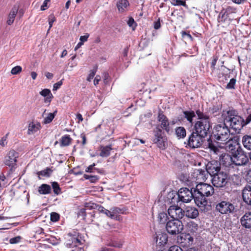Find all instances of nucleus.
I'll list each match as a JSON object with an SVG mask.
<instances>
[{
  "label": "nucleus",
  "instance_id": "338daca9",
  "mask_svg": "<svg viewBox=\"0 0 251 251\" xmlns=\"http://www.w3.org/2000/svg\"><path fill=\"white\" fill-rule=\"evenodd\" d=\"M229 77H230V75L229 74L225 75L224 76L223 79H221V82H222L223 83H225L228 79Z\"/></svg>",
  "mask_w": 251,
  "mask_h": 251
},
{
  "label": "nucleus",
  "instance_id": "ea45409f",
  "mask_svg": "<svg viewBox=\"0 0 251 251\" xmlns=\"http://www.w3.org/2000/svg\"><path fill=\"white\" fill-rule=\"evenodd\" d=\"M22 71V67L20 66H16L11 69V73L12 75H15L20 74Z\"/></svg>",
  "mask_w": 251,
  "mask_h": 251
},
{
  "label": "nucleus",
  "instance_id": "f704fd0d",
  "mask_svg": "<svg viewBox=\"0 0 251 251\" xmlns=\"http://www.w3.org/2000/svg\"><path fill=\"white\" fill-rule=\"evenodd\" d=\"M168 216L164 212L160 213L158 216V221L161 224H164L167 221Z\"/></svg>",
  "mask_w": 251,
  "mask_h": 251
},
{
  "label": "nucleus",
  "instance_id": "2eb2a0df",
  "mask_svg": "<svg viewBox=\"0 0 251 251\" xmlns=\"http://www.w3.org/2000/svg\"><path fill=\"white\" fill-rule=\"evenodd\" d=\"M18 157V154L15 151H10L5 159V164L8 166H14L16 165L17 158Z\"/></svg>",
  "mask_w": 251,
  "mask_h": 251
},
{
  "label": "nucleus",
  "instance_id": "a18cd8bd",
  "mask_svg": "<svg viewBox=\"0 0 251 251\" xmlns=\"http://www.w3.org/2000/svg\"><path fill=\"white\" fill-rule=\"evenodd\" d=\"M50 0H45L43 2V4L40 7V9L42 11H44L47 9L49 7V3L50 2Z\"/></svg>",
  "mask_w": 251,
  "mask_h": 251
},
{
  "label": "nucleus",
  "instance_id": "bb28decb",
  "mask_svg": "<svg viewBox=\"0 0 251 251\" xmlns=\"http://www.w3.org/2000/svg\"><path fill=\"white\" fill-rule=\"evenodd\" d=\"M56 111L52 113H46V111H44L42 114V116L44 118V121L43 123L45 124H47L50 123L53 118H54L55 114Z\"/></svg>",
  "mask_w": 251,
  "mask_h": 251
},
{
  "label": "nucleus",
  "instance_id": "09e8293b",
  "mask_svg": "<svg viewBox=\"0 0 251 251\" xmlns=\"http://www.w3.org/2000/svg\"><path fill=\"white\" fill-rule=\"evenodd\" d=\"M181 36L183 38H184L185 36L187 37L191 41H193L194 38L192 35L188 32L182 30L181 31Z\"/></svg>",
  "mask_w": 251,
  "mask_h": 251
},
{
  "label": "nucleus",
  "instance_id": "5fc2aeb1",
  "mask_svg": "<svg viewBox=\"0 0 251 251\" xmlns=\"http://www.w3.org/2000/svg\"><path fill=\"white\" fill-rule=\"evenodd\" d=\"M89 36V34L88 33H86L84 35L81 36L80 37V42L82 43V44H83L84 42L87 41Z\"/></svg>",
  "mask_w": 251,
  "mask_h": 251
},
{
  "label": "nucleus",
  "instance_id": "c9c22d12",
  "mask_svg": "<svg viewBox=\"0 0 251 251\" xmlns=\"http://www.w3.org/2000/svg\"><path fill=\"white\" fill-rule=\"evenodd\" d=\"M71 139L68 135H65L62 137L61 139V146H66L70 145Z\"/></svg>",
  "mask_w": 251,
  "mask_h": 251
},
{
  "label": "nucleus",
  "instance_id": "b1692460",
  "mask_svg": "<svg viewBox=\"0 0 251 251\" xmlns=\"http://www.w3.org/2000/svg\"><path fill=\"white\" fill-rule=\"evenodd\" d=\"M129 6V3L127 0H119L117 3V8L121 13L126 11Z\"/></svg>",
  "mask_w": 251,
  "mask_h": 251
},
{
  "label": "nucleus",
  "instance_id": "bf43d9fd",
  "mask_svg": "<svg viewBox=\"0 0 251 251\" xmlns=\"http://www.w3.org/2000/svg\"><path fill=\"white\" fill-rule=\"evenodd\" d=\"M50 171V169H47L46 170L42 171L38 173L39 175H41L43 176H49L48 172Z\"/></svg>",
  "mask_w": 251,
  "mask_h": 251
},
{
  "label": "nucleus",
  "instance_id": "4d7b16f0",
  "mask_svg": "<svg viewBox=\"0 0 251 251\" xmlns=\"http://www.w3.org/2000/svg\"><path fill=\"white\" fill-rule=\"evenodd\" d=\"M62 85V80H60L53 84V91L57 90Z\"/></svg>",
  "mask_w": 251,
  "mask_h": 251
},
{
  "label": "nucleus",
  "instance_id": "58836bf2",
  "mask_svg": "<svg viewBox=\"0 0 251 251\" xmlns=\"http://www.w3.org/2000/svg\"><path fill=\"white\" fill-rule=\"evenodd\" d=\"M128 25L132 27L133 30H134L137 26V23L135 22L134 19L132 17H130L127 21Z\"/></svg>",
  "mask_w": 251,
  "mask_h": 251
},
{
  "label": "nucleus",
  "instance_id": "423d86ee",
  "mask_svg": "<svg viewBox=\"0 0 251 251\" xmlns=\"http://www.w3.org/2000/svg\"><path fill=\"white\" fill-rule=\"evenodd\" d=\"M231 151L232 164L236 166H243L246 165L249 162L247 156L239 148L235 150V147L233 146V150Z\"/></svg>",
  "mask_w": 251,
  "mask_h": 251
},
{
  "label": "nucleus",
  "instance_id": "473e14b6",
  "mask_svg": "<svg viewBox=\"0 0 251 251\" xmlns=\"http://www.w3.org/2000/svg\"><path fill=\"white\" fill-rule=\"evenodd\" d=\"M171 4L174 6H183L186 8H188V5L186 3L185 0H172Z\"/></svg>",
  "mask_w": 251,
  "mask_h": 251
},
{
  "label": "nucleus",
  "instance_id": "37998d69",
  "mask_svg": "<svg viewBox=\"0 0 251 251\" xmlns=\"http://www.w3.org/2000/svg\"><path fill=\"white\" fill-rule=\"evenodd\" d=\"M93 205L91 206L90 207L94 209H97L100 212L104 213L105 211L106 210V209H105L103 206L97 205L96 204L93 203Z\"/></svg>",
  "mask_w": 251,
  "mask_h": 251
},
{
  "label": "nucleus",
  "instance_id": "e433bc0d",
  "mask_svg": "<svg viewBox=\"0 0 251 251\" xmlns=\"http://www.w3.org/2000/svg\"><path fill=\"white\" fill-rule=\"evenodd\" d=\"M184 114L187 120L192 122V119L195 116L194 111H184Z\"/></svg>",
  "mask_w": 251,
  "mask_h": 251
},
{
  "label": "nucleus",
  "instance_id": "680f3d73",
  "mask_svg": "<svg viewBox=\"0 0 251 251\" xmlns=\"http://www.w3.org/2000/svg\"><path fill=\"white\" fill-rule=\"evenodd\" d=\"M104 214H105L107 217H109L111 219L114 218V214H112L111 209L110 210L106 209V210L104 212Z\"/></svg>",
  "mask_w": 251,
  "mask_h": 251
},
{
  "label": "nucleus",
  "instance_id": "13d9d810",
  "mask_svg": "<svg viewBox=\"0 0 251 251\" xmlns=\"http://www.w3.org/2000/svg\"><path fill=\"white\" fill-rule=\"evenodd\" d=\"M169 251H183V250L177 246H173L170 248Z\"/></svg>",
  "mask_w": 251,
  "mask_h": 251
},
{
  "label": "nucleus",
  "instance_id": "0eeeda50",
  "mask_svg": "<svg viewBox=\"0 0 251 251\" xmlns=\"http://www.w3.org/2000/svg\"><path fill=\"white\" fill-rule=\"evenodd\" d=\"M166 228L169 233L176 235L182 232L183 229V225L179 220L172 219L167 222Z\"/></svg>",
  "mask_w": 251,
  "mask_h": 251
},
{
  "label": "nucleus",
  "instance_id": "ddd939ff",
  "mask_svg": "<svg viewBox=\"0 0 251 251\" xmlns=\"http://www.w3.org/2000/svg\"><path fill=\"white\" fill-rule=\"evenodd\" d=\"M168 214L173 219H180L184 217V210L177 205H172L168 210Z\"/></svg>",
  "mask_w": 251,
  "mask_h": 251
},
{
  "label": "nucleus",
  "instance_id": "a878e982",
  "mask_svg": "<svg viewBox=\"0 0 251 251\" xmlns=\"http://www.w3.org/2000/svg\"><path fill=\"white\" fill-rule=\"evenodd\" d=\"M112 149L111 145L100 147V155L102 157L108 156L110 154V151Z\"/></svg>",
  "mask_w": 251,
  "mask_h": 251
},
{
  "label": "nucleus",
  "instance_id": "4c0bfd02",
  "mask_svg": "<svg viewBox=\"0 0 251 251\" xmlns=\"http://www.w3.org/2000/svg\"><path fill=\"white\" fill-rule=\"evenodd\" d=\"M236 79L235 78L230 79L229 82L227 84L226 88L227 89H235Z\"/></svg>",
  "mask_w": 251,
  "mask_h": 251
},
{
  "label": "nucleus",
  "instance_id": "a211bd4d",
  "mask_svg": "<svg viewBox=\"0 0 251 251\" xmlns=\"http://www.w3.org/2000/svg\"><path fill=\"white\" fill-rule=\"evenodd\" d=\"M158 120L160 123L161 127L169 133L170 131L169 123L167 117L162 113H159L158 116Z\"/></svg>",
  "mask_w": 251,
  "mask_h": 251
},
{
  "label": "nucleus",
  "instance_id": "72a5a7b5",
  "mask_svg": "<svg viewBox=\"0 0 251 251\" xmlns=\"http://www.w3.org/2000/svg\"><path fill=\"white\" fill-rule=\"evenodd\" d=\"M188 228L191 232H196L198 229V226L194 222L188 223Z\"/></svg>",
  "mask_w": 251,
  "mask_h": 251
},
{
  "label": "nucleus",
  "instance_id": "8fccbe9b",
  "mask_svg": "<svg viewBox=\"0 0 251 251\" xmlns=\"http://www.w3.org/2000/svg\"><path fill=\"white\" fill-rule=\"evenodd\" d=\"M84 176L86 179H89L92 182H95L98 179V176H88L84 175Z\"/></svg>",
  "mask_w": 251,
  "mask_h": 251
},
{
  "label": "nucleus",
  "instance_id": "20e7f679",
  "mask_svg": "<svg viewBox=\"0 0 251 251\" xmlns=\"http://www.w3.org/2000/svg\"><path fill=\"white\" fill-rule=\"evenodd\" d=\"M196 112L199 121H197L195 124V132L205 137L207 136L211 127L209 117L204 115L201 111H196Z\"/></svg>",
  "mask_w": 251,
  "mask_h": 251
},
{
  "label": "nucleus",
  "instance_id": "69168bd1",
  "mask_svg": "<svg viewBox=\"0 0 251 251\" xmlns=\"http://www.w3.org/2000/svg\"><path fill=\"white\" fill-rule=\"evenodd\" d=\"M100 80V75H97L94 80V85H97V84H98Z\"/></svg>",
  "mask_w": 251,
  "mask_h": 251
},
{
  "label": "nucleus",
  "instance_id": "c85d7f7f",
  "mask_svg": "<svg viewBox=\"0 0 251 251\" xmlns=\"http://www.w3.org/2000/svg\"><path fill=\"white\" fill-rule=\"evenodd\" d=\"M242 142L246 149L251 150V136L247 135L244 136Z\"/></svg>",
  "mask_w": 251,
  "mask_h": 251
},
{
  "label": "nucleus",
  "instance_id": "49530a36",
  "mask_svg": "<svg viewBox=\"0 0 251 251\" xmlns=\"http://www.w3.org/2000/svg\"><path fill=\"white\" fill-rule=\"evenodd\" d=\"M96 71H97V68L93 69V70H92L91 71L90 73L89 74V75L87 78V81H88L89 82H90L91 81V80L94 78V77L96 74Z\"/></svg>",
  "mask_w": 251,
  "mask_h": 251
},
{
  "label": "nucleus",
  "instance_id": "f257e3e1",
  "mask_svg": "<svg viewBox=\"0 0 251 251\" xmlns=\"http://www.w3.org/2000/svg\"><path fill=\"white\" fill-rule=\"evenodd\" d=\"M226 123L219 124L214 127V135L217 140V144L220 145L226 146V149L228 151H232L233 146L230 142L232 139L230 137V131Z\"/></svg>",
  "mask_w": 251,
  "mask_h": 251
},
{
  "label": "nucleus",
  "instance_id": "4be33fe9",
  "mask_svg": "<svg viewBox=\"0 0 251 251\" xmlns=\"http://www.w3.org/2000/svg\"><path fill=\"white\" fill-rule=\"evenodd\" d=\"M167 241L168 237L166 233L161 232L156 235L155 241L158 245L163 246L167 243Z\"/></svg>",
  "mask_w": 251,
  "mask_h": 251
},
{
  "label": "nucleus",
  "instance_id": "603ef678",
  "mask_svg": "<svg viewBox=\"0 0 251 251\" xmlns=\"http://www.w3.org/2000/svg\"><path fill=\"white\" fill-rule=\"evenodd\" d=\"M111 212L114 214V218H115V215L121 213V209L118 207H113L111 208Z\"/></svg>",
  "mask_w": 251,
  "mask_h": 251
},
{
  "label": "nucleus",
  "instance_id": "7c9ffc66",
  "mask_svg": "<svg viewBox=\"0 0 251 251\" xmlns=\"http://www.w3.org/2000/svg\"><path fill=\"white\" fill-rule=\"evenodd\" d=\"M176 134L179 138H183L186 136V130L183 127H178L176 129Z\"/></svg>",
  "mask_w": 251,
  "mask_h": 251
},
{
  "label": "nucleus",
  "instance_id": "6e6552de",
  "mask_svg": "<svg viewBox=\"0 0 251 251\" xmlns=\"http://www.w3.org/2000/svg\"><path fill=\"white\" fill-rule=\"evenodd\" d=\"M154 132V138L153 142L158 148L164 150L167 146V139L166 136L164 134L162 130L158 128H156Z\"/></svg>",
  "mask_w": 251,
  "mask_h": 251
},
{
  "label": "nucleus",
  "instance_id": "f03ea898",
  "mask_svg": "<svg viewBox=\"0 0 251 251\" xmlns=\"http://www.w3.org/2000/svg\"><path fill=\"white\" fill-rule=\"evenodd\" d=\"M214 192V188L211 185L202 182L198 184L195 190V203L199 207L205 206L207 204L206 197L212 196Z\"/></svg>",
  "mask_w": 251,
  "mask_h": 251
},
{
  "label": "nucleus",
  "instance_id": "9d476101",
  "mask_svg": "<svg viewBox=\"0 0 251 251\" xmlns=\"http://www.w3.org/2000/svg\"><path fill=\"white\" fill-rule=\"evenodd\" d=\"M212 182L215 187H223L227 183V175L225 173L220 172L213 176Z\"/></svg>",
  "mask_w": 251,
  "mask_h": 251
},
{
  "label": "nucleus",
  "instance_id": "de8ad7c7",
  "mask_svg": "<svg viewBox=\"0 0 251 251\" xmlns=\"http://www.w3.org/2000/svg\"><path fill=\"white\" fill-rule=\"evenodd\" d=\"M59 219V215L55 212H52L50 214V220L52 222H56Z\"/></svg>",
  "mask_w": 251,
  "mask_h": 251
},
{
  "label": "nucleus",
  "instance_id": "aec40b11",
  "mask_svg": "<svg viewBox=\"0 0 251 251\" xmlns=\"http://www.w3.org/2000/svg\"><path fill=\"white\" fill-rule=\"evenodd\" d=\"M18 11V6L14 5L8 15L7 20L6 21V24L8 25H10L14 23Z\"/></svg>",
  "mask_w": 251,
  "mask_h": 251
},
{
  "label": "nucleus",
  "instance_id": "cd10ccee",
  "mask_svg": "<svg viewBox=\"0 0 251 251\" xmlns=\"http://www.w3.org/2000/svg\"><path fill=\"white\" fill-rule=\"evenodd\" d=\"M237 9L235 7L231 6H227L226 8L224 13L222 14L221 18L224 19V21H225L229 14L235 13Z\"/></svg>",
  "mask_w": 251,
  "mask_h": 251
},
{
  "label": "nucleus",
  "instance_id": "6ab92c4d",
  "mask_svg": "<svg viewBox=\"0 0 251 251\" xmlns=\"http://www.w3.org/2000/svg\"><path fill=\"white\" fill-rule=\"evenodd\" d=\"M242 197L243 201L247 204L251 205V187L246 186L242 191Z\"/></svg>",
  "mask_w": 251,
  "mask_h": 251
},
{
  "label": "nucleus",
  "instance_id": "052dcab7",
  "mask_svg": "<svg viewBox=\"0 0 251 251\" xmlns=\"http://www.w3.org/2000/svg\"><path fill=\"white\" fill-rule=\"evenodd\" d=\"M7 135H8V134H7L5 136L2 137L0 141V145L1 146H2V147L4 146L7 143L6 139H7Z\"/></svg>",
  "mask_w": 251,
  "mask_h": 251
},
{
  "label": "nucleus",
  "instance_id": "0e129e2a",
  "mask_svg": "<svg viewBox=\"0 0 251 251\" xmlns=\"http://www.w3.org/2000/svg\"><path fill=\"white\" fill-rule=\"evenodd\" d=\"M95 166V164L93 163L92 165H90L89 167L87 168L86 169V172H89V173H92L93 172V170H95V168H94V167Z\"/></svg>",
  "mask_w": 251,
  "mask_h": 251
},
{
  "label": "nucleus",
  "instance_id": "7ed1b4c3",
  "mask_svg": "<svg viewBox=\"0 0 251 251\" xmlns=\"http://www.w3.org/2000/svg\"><path fill=\"white\" fill-rule=\"evenodd\" d=\"M208 147L214 154L219 156L220 165L222 164L226 167L232 165V154L224 152V148L226 149V146L220 145L217 147L211 142L208 143Z\"/></svg>",
  "mask_w": 251,
  "mask_h": 251
},
{
  "label": "nucleus",
  "instance_id": "2f4dec72",
  "mask_svg": "<svg viewBox=\"0 0 251 251\" xmlns=\"http://www.w3.org/2000/svg\"><path fill=\"white\" fill-rule=\"evenodd\" d=\"M219 59V55L216 53L214 55H213L211 62L210 63V68L212 71V72H213L215 70V66L216 65L217 62Z\"/></svg>",
  "mask_w": 251,
  "mask_h": 251
},
{
  "label": "nucleus",
  "instance_id": "39448f33",
  "mask_svg": "<svg viewBox=\"0 0 251 251\" xmlns=\"http://www.w3.org/2000/svg\"><path fill=\"white\" fill-rule=\"evenodd\" d=\"M232 111H223L222 116L226 124H229L232 128L239 131L244 126V120L240 116L232 115Z\"/></svg>",
  "mask_w": 251,
  "mask_h": 251
},
{
  "label": "nucleus",
  "instance_id": "e2e57ef3",
  "mask_svg": "<svg viewBox=\"0 0 251 251\" xmlns=\"http://www.w3.org/2000/svg\"><path fill=\"white\" fill-rule=\"evenodd\" d=\"M20 240V237H16L15 238H13L10 239V243L11 244H15V243L19 242Z\"/></svg>",
  "mask_w": 251,
  "mask_h": 251
},
{
  "label": "nucleus",
  "instance_id": "774afa93",
  "mask_svg": "<svg viewBox=\"0 0 251 251\" xmlns=\"http://www.w3.org/2000/svg\"><path fill=\"white\" fill-rule=\"evenodd\" d=\"M251 121V114H250L246 118V121H244V126L247 125Z\"/></svg>",
  "mask_w": 251,
  "mask_h": 251
},
{
  "label": "nucleus",
  "instance_id": "79ce46f5",
  "mask_svg": "<svg viewBox=\"0 0 251 251\" xmlns=\"http://www.w3.org/2000/svg\"><path fill=\"white\" fill-rule=\"evenodd\" d=\"M52 187L55 194L58 195L60 193V188L57 182H53L52 183Z\"/></svg>",
  "mask_w": 251,
  "mask_h": 251
},
{
  "label": "nucleus",
  "instance_id": "864d4df0",
  "mask_svg": "<svg viewBox=\"0 0 251 251\" xmlns=\"http://www.w3.org/2000/svg\"><path fill=\"white\" fill-rule=\"evenodd\" d=\"M160 27V19L159 18L156 21L154 22L153 27L155 29H158Z\"/></svg>",
  "mask_w": 251,
  "mask_h": 251
},
{
  "label": "nucleus",
  "instance_id": "c03bdc74",
  "mask_svg": "<svg viewBox=\"0 0 251 251\" xmlns=\"http://www.w3.org/2000/svg\"><path fill=\"white\" fill-rule=\"evenodd\" d=\"M93 205L91 206L90 207L94 209H97L100 212L104 213L105 211L106 210V209H105L103 206L97 205L96 204L93 203Z\"/></svg>",
  "mask_w": 251,
  "mask_h": 251
},
{
  "label": "nucleus",
  "instance_id": "f3484780",
  "mask_svg": "<svg viewBox=\"0 0 251 251\" xmlns=\"http://www.w3.org/2000/svg\"><path fill=\"white\" fill-rule=\"evenodd\" d=\"M191 219H195L199 215V211L198 209L192 206H187L184 210V216Z\"/></svg>",
  "mask_w": 251,
  "mask_h": 251
},
{
  "label": "nucleus",
  "instance_id": "5701e85b",
  "mask_svg": "<svg viewBox=\"0 0 251 251\" xmlns=\"http://www.w3.org/2000/svg\"><path fill=\"white\" fill-rule=\"evenodd\" d=\"M241 225L246 228L251 227V213H246L241 219Z\"/></svg>",
  "mask_w": 251,
  "mask_h": 251
},
{
  "label": "nucleus",
  "instance_id": "6e6d98bb",
  "mask_svg": "<svg viewBox=\"0 0 251 251\" xmlns=\"http://www.w3.org/2000/svg\"><path fill=\"white\" fill-rule=\"evenodd\" d=\"M179 237L181 240H182V239H185L186 238L188 239L190 241H192L193 239V238L192 237H191L189 234H187V235L182 234V235H180ZM181 242H183V241H181Z\"/></svg>",
  "mask_w": 251,
  "mask_h": 251
},
{
  "label": "nucleus",
  "instance_id": "c756f323",
  "mask_svg": "<svg viewBox=\"0 0 251 251\" xmlns=\"http://www.w3.org/2000/svg\"><path fill=\"white\" fill-rule=\"evenodd\" d=\"M51 188L50 185L43 184L41 185L38 189V192L41 194H47L50 192Z\"/></svg>",
  "mask_w": 251,
  "mask_h": 251
},
{
  "label": "nucleus",
  "instance_id": "a19ab883",
  "mask_svg": "<svg viewBox=\"0 0 251 251\" xmlns=\"http://www.w3.org/2000/svg\"><path fill=\"white\" fill-rule=\"evenodd\" d=\"M56 21V18L53 14H51L49 15L48 18V21L49 24V29L50 30L52 26L53 23Z\"/></svg>",
  "mask_w": 251,
  "mask_h": 251
},
{
  "label": "nucleus",
  "instance_id": "3c124183",
  "mask_svg": "<svg viewBox=\"0 0 251 251\" xmlns=\"http://www.w3.org/2000/svg\"><path fill=\"white\" fill-rule=\"evenodd\" d=\"M80 241L78 239L75 238V237H73L72 244L68 243V244L72 245V246L75 247V246H77L78 245H79L80 244Z\"/></svg>",
  "mask_w": 251,
  "mask_h": 251
},
{
  "label": "nucleus",
  "instance_id": "1a4fd4ad",
  "mask_svg": "<svg viewBox=\"0 0 251 251\" xmlns=\"http://www.w3.org/2000/svg\"><path fill=\"white\" fill-rule=\"evenodd\" d=\"M205 137L193 132L189 137L188 144L190 147L195 148L200 147L203 144Z\"/></svg>",
  "mask_w": 251,
  "mask_h": 251
},
{
  "label": "nucleus",
  "instance_id": "4468645a",
  "mask_svg": "<svg viewBox=\"0 0 251 251\" xmlns=\"http://www.w3.org/2000/svg\"><path fill=\"white\" fill-rule=\"evenodd\" d=\"M206 171L212 176L219 173L221 169L220 163L216 161H212L207 163L206 166Z\"/></svg>",
  "mask_w": 251,
  "mask_h": 251
},
{
  "label": "nucleus",
  "instance_id": "9b49d317",
  "mask_svg": "<svg viewBox=\"0 0 251 251\" xmlns=\"http://www.w3.org/2000/svg\"><path fill=\"white\" fill-rule=\"evenodd\" d=\"M178 198L179 201L187 203L190 202L193 198L194 199L195 194L194 195L192 190H190L187 188H180L177 193Z\"/></svg>",
  "mask_w": 251,
  "mask_h": 251
},
{
  "label": "nucleus",
  "instance_id": "412c9836",
  "mask_svg": "<svg viewBox=\"0 0 251 251\" xmlns=\"http://www.w3.org/2000/svg\"><path fill=\"white\" fill-rule=\"evenodd\" d=\"M41 128L40 123L38 122H31L28 125L27 133L29 135L33 134Z\"/></svg>",
  "mask_w": 251,
  "mask_h": 251
},
{
  "label": "nucleus",
  "instance_id": "393cba45",
  "mask_svg": "<svg viewBox=\"0 0 251 251\" xmlns=\"http://www.w3.org/2000/svg\"><path fill=\"white\" fill-rule=\"evenodd\" d=\"M40 94L45 97V102H50L53 98V96L48 89H44L40 92Z\"/></svg>",
  "mask_w": 251,
  "mask_h": 251
},
{
  "label": "nucleus",
  "instance_id": "dca6fc26",
  "mask_svg": "<svg viewBox=\"0 0 251 251\" xmlns=\"http://www.w3.org/2000/svg\"><path fill=\"white\" fill-rule=\"evenodd\" d=\"M193 176L196 178L197 183H200V182L205 181L206 180L208 175L206 171L197 169L194 171Z\"/></svg>",
  "mask_w": 251,
  "mask_h": 251
},
{
  "label": "nucleus",
  "instance_id": "f8f14e48",
  "mask_svg": "<svg viewBox=\"0 0 251 251\" xmlns=\"http://www.w3.org/2000/svg\"><path fill=\"white\" fill-rule=\"evenodd\" d=\"M216 209L221 214H225L233 212L235 206L229 202L223 201L216 205Z\"/></svg>",
  "mask_w": 251,
  "mask_h": 251
}]
</instances>
